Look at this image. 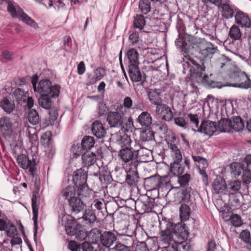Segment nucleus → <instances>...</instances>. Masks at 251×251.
<instances>
[{"instance_id": "40", "label": "nucleus", "mask_w": 251, "mask_h": 251, "mask_svg": "<svg viewBox=\"0 0 251 251\" xmlns=\"http://www.w3.org/2000/svg\"><path fill=\"white\" fill-rule=\"evenodd\" d=\"M105 75V70L102 68H98L94 72V75L93 77H89V82L91 84H94L97 81L100 80Z\"/></svg>"}, {"instance_id": "5", "label": "nucleus", "mask_w": 251, "mask_h": 251, "mask_svg": "<svg viewBox=\"0 0 251 251\" xmlns=\"http://www.w3.org/2000/svg\"><path fill=\"white\" fill-rule=\"evenodd\" d=\"M126 117L118 111H110L107 116V121L111 127L122 128Z\"/></svg>"}, {"instance_id": "39", "label": "nucleus", "mask_w": 251, "mask_h": 251, "mask_svg": "<svg viewBox=\"0 0 251 251\" xmlns=\"http://www.w3.org/2000/svg\"><path fill=\"white\" fill-rule=\"evenodd\" d=\"M102 233L100 230L95 228L91 229L89 234H88V236L93 243L97 244L98 242H100Z\"/></svg>"}, {"instance_id": "43", "label": "nucleus", "mask_w": 251, "mask_h": 251, "mask_svg": "<svg viewBox=\"0 0 251 251\" xmlns=\"http://www.w3.org/2000/svg\"><path fill=\"white\" fill-rule=\"evenodd\" d=\"M94 144L95 141L93 137L85 136L81 141V147L84 150H90L94 146Z\"/></svg>"}, {"instance_id": "55", "label": "nucleus", "mask_w": 251, "mask_h": 251, "mask_svg": "<svg viewBox=\"0 0 251 251\" xmlns=\"http://www.w3.org/2000/svg\"><path fill=\"white\" fill-rule=\"evenodd\" d=\"M241 181L239 180H233L228 181L226 185L227 190L232 191H237L241 188Z\"/></svg>"}, {"instance_id": "29", "label": "nucleus", "mask_w": 251, "mask_h": 251, "mask_svg": "<svg viewBox=\"0 0 251 251\" xmlns=\"http://www.w3.org/2000/svg\"><path fill=\"white\" fill-rule=\"evenodd\" d=\"M138 123L142 126L148 127L152 123L151 114L147 112H142L138 117Z\"/></svg>"}, {"instance_id": "33", "label": "nucleus", "mask_w": 251, "mask_h": 251, "mask_svg": "<svg viewBox=\"0 0 251 251\" xmlns=\"http://www.w3.org/2000/svg\"><path fill=\"white\" fill-rule=\"evenodd\" d=\"M171 173L176 177L182 175L184 173V167L180 164V162H172L170 166Z\"/></svg>"}, {"instance_id": "31", "label": "nucleus", "mask_w": 251, "mask_h": 251, "mask_svg": "<svg viewBox=\"0 0 251 251\" xmlns=\"http://www.w3.org/2000/svg\"><path fill=\"white\" fill-rule=\"evenodd\" d=\"M6 4H7V10L11 14V16L13 18L19 17L23 9L19 5L10 0H8Z\"/></svg>"}, {"instance_id": "15", "label": "nucleus", "mask_w": 251, "mask_h": 251, "mask_svg": "<svg viewBox=\"0 0 251 251\" xmlns=\"http://www.w3.org/2000/svg\"><path fill=\"white\" fill-rule=\"evenodd\" d=\"M118 156L124 163L132 162L134 159H136V155L134 154L129 147H125L120 150L118 152Z\"/></svg>"}, {"instance_id": "19", "label": "nucleus", "mask_w": 251, "mask_h": 251, "mask_svg": "<svg viewBox=\"0 0 251 251\" xmlns=\"http://www.w3.org/2000/svg\"><path fill=\"white\" fill-rule=\"evenodd\" d=\"M231 131L239 132L242 131L245 126L244 123L240 116H234L230 119Z\"/></svg>"}, {"instance_id": "35", "label": "nucleus", "mask_w": 251, "mask_h": 251, "mask_svg": "<svg viewBox=\"0 0 251 251\" xmlns=\"http://www.w3.org/2000/svg\"><path fill=\"white\" fill-rule=\"evenodd\" d=\"M0 106L7 113H11L15 108V104L7 98H4L0 102Z\"/></svg>"}, {"instance_id": "24", "label": "nucleus", "mask_w": 251, "mask_h": 251, "mask_svg": "<svg viewBox=\"0 0 251 251\" xmlns=\"http://www.w3.org/2000/svg\"><path fill=\"white\" fill-rule=\"evenodd\" d=\"M0 127L2 133L7 135L12 132V123L8 117H3L0 119Z\"/></svg>"}, {"instance_id": "32", "label": "nucleus", "mask_w": 251, "mask_h": 251, "mask_svg": "<svg viewBox=\"0 0 251 251\" xmlns=\"http://www.w3.org/2000/svg\"><path fill=\"white\" fill-rule=\"evenodd\" d=\"M217 127L221 132H231L230 119L221 118L218 122Z\"/></svg>"}, {"instance_id": "52", "label": "nucleus", "mask_w": 251, "mask_h": 251, "mask_svg": "<svg viewBox=\"0 0 251 251\" xmlns=\"http://www.w3.org/2000/svg\"><path fill=\"white\" fill-rule=\"evenodd\" d=\"M229 35L234 40L239 39L241 36V32L239 27L237 25H233L230 29Z\"/></svg>"}, {"instance_id": "30", "label": "nucleus", "mask_w": 251, "mask_h": 251, "mask_svg": "<svg viewBox=\"0 0 251 251\" xmlns=\"http://www.w3.org/2000/svg\"><path fill=\"white\" fill-rule=\"evenodd\" d=\"M246 167L245 164L241 163L234 162L230 165V171L236 177L241 175Z\"/></svg>"}, {"instance_id": "22", "label": "nucleus", "mask_w": 251, "mask_h": 251, "mask_svg": "<svg viewBox=\"0 0 251 251\" xmlns=\"http://www.w3.org/2000/svg\"><path fill=\"white\" fill-rule=\"evenodd\" d=\"M60 195L63 199L67 200L68 201L79 195L78 193L76 194L75 187L70 185L63 189L61 191Z\"/></svg>"}, {"instance_id": "23", "label": "nucleus", "mask_w": 251, "mask_h": 251, "mask_svg": "<svg viewBox=\"0 0 251 251\" xmlns=\"http://www.w3.org/2000/svg\"><path fill=\"white\" fill-rule=\"evenodd\" d=\"M128 73L133 81L139 82L142 80V75L138 65L127 66Z\"/></svg>"}, {"instance_id": "17", "label": "nucleus", "mask_w": 251, "mask_h": 251, "mask_svg": "<svg viewBox=\"0 0 251 251\" xmlns=\"http://www.w3.org/2000/svg\"><path fill=\"white\" fill-rule=\"evenodd\" d=\"M147 93L149 101L152 104L156 105L162 102L160 89H151Z\"/></svg>"}, {"instance_id": "61", "label": "nucleus", "mask_w": 251, "mask_h": 251, "mask_svg": "<svg viewBox=\"0 0 251 251\" xmlns=\"http://www.w3.org/2000/svg\"><path fill=\"white\" fill-rule=\"evenodd\" d=\"M191 70H192V69H191ZM205 71V68L200 66V65L197 64H195L194 66L193 67V71L194 73L196 74L197 75L201 77H206V76L205 75H203L202 72Z\"/></svg>"}, {"instance_id": "10", "label": "nucleus", "mask_w": 251, "mask_h": 251, "mask_svg": "<svg viewBox=\"0 0 251 251\" xmlns=\"http://www.w3.org/2000/svg\"><path fill=\"white\" fill-rule=\"evenodd\" d=\"M68 203L72 214L76 215L83 211L85 207V204L78 196L69 201Z\"/></svg>"}, {"instance_id": "12", "label": "nucleus", "mask_w": 251, "mask_h": 251, "mask_svg": "<svg viewBox=\"0 0 251 251\" xmlns=\"http://www.w3.org/2000/svg\"><path fill=\"white\" fill-rule=\"evenodd\" d=\"M117 240V237L114 233L110 231H105L102 233L100 243L104 247L109 248Z\"/></svg>"}, {"instance_id": "50", "label": "nucleus", "mask_w": 251, "mask_h": 251, "mask_svg": "<svg viewBox=\"0 0 251 251\" xmlns=\"http://www.w3.org/2000/svg\"><path fill=\"white\" fill-rule=\"evenodd\" d=\"M146 24L144 17L142 15H137L134 20L133 25L135 28L142 29Z\"/></svg>"}, {"instance_id": "18", "label": "nucleus", "mask_w": 251, "mask_h": 251, "mask_svg": "<svg viewBox=\"0 0 251 251\" xmlns=\"http://www.w3.org/2000/svg\"><path fill=\"white\" fill-rule=\"evenodd\" d=\"M174 232L175 236L182 240L186 239L189 234L188 226L185 224L174 226Z\"/></svg>"}, {"instance_id": "46", "label": "nucleus", "mask_w": 251, "mask_h": 251, "mask_svg": "<svg viewBox=\"0 0 251 251\" xmlns=\"http://www.w3.org/2000/svg\"><path fill=\"white\" fill-rule=\"evenodd\" d=\"M75 235L78 240L82 241L88 237V233L80 225L77 224V230H76V233H75Z\"/></svg>"}, {"instance_id": "45", "label": "nucleus", "mask_w": 251, "mask_h": 251, "mask_svg": "<svg viewBox=\"0 0 251 251\" xmlns=\"http://www.w3.org/2000/svg\"><path fill=\"white\" fill-rule=\"evenodd\" d=\"M240 238L247 245V248L251 251V240L250 239V232L249 230H243L240 234Z\"/></svg>"}, {"instance_id": "2", "label": "nucleus", "mask_w": 251, "mask_h": 251, "mask_svg": "<svg viewBox=\"0 0 251 251\" xmlns=\"http://www.w3.org/2000/svg\"><path fill=\"white\" fill-rule=\"evenodd\" d=\"M160 226L161 230L160 234L161 240L167 245L175 244L176 242L174 239L175 232H174L173 224L166 220H162L160 222Z\"/></svg>"}, {"instance_id": "63", "label": "nucleus", "mask_w": 251, "mask_h": 251, "mask_svg": "<svg viewBox=\"0 0 251 251\" xmlns=\"http://www.w3.org/2000/svg\"><path fill=\"white\" fill-rule=\"evenodd\" d=\"M109 251H130V249L121 243H118L114 247L110 248Z\"/></svg>"}, {"instance_id": "53", "label": "nucleus", "mask_w": 251, "mask_h": 251, "mask_svg": "<svg viewBox=\"0 0 251 251\" xmlns=\"http://www.w3.org/2000/svg\"><path fill=\"white\" fill-rule=\"evenodd\" d=\"M174 251H190V246L186 242H176L173 244Z\"/></svg>"}, {"instance_id": "59", "label": "nucleus", "mask_w": 251, "mask_h": 251, "mask_svg": "<svg viewBox=\"0 0 251 251\" xmlns=\"http://www.w3.org/2000/svg\"><path fill=\"white\" fill-rule=\"evenodd\" d=\"M229 202L231 206L234 207L239 206L240 203L238 196L232 193L229 194Z\"/></svg>"}, {"instance_id": "57", "label": "nucleus", "mask_w": 251, "mask_h": 251, "mask_svg": "<svg viewBox=\"0 0 251 251\" xmlns=\"http://www.w3.org/2000/svg\"><path fill=\"white\" fill-rule=\"evenodd\" d=\"M230 221L231 225L235 227L240 226L243 224L240 216L237 214H233L230 216Z\"/></svg>"}, {"instance_id": "7", "label": "nucleus", "mask_w": 251, "mask_h": 251, "mask_svg": "<svg viewBox=\"0 0 251 251\" xmlns=\"http://www.w3.org/2000/svg\"><path fill=\"white\" fill-rule=\"evenodd\" d=\"M198 129V132L209 136L218 132L216 122L210 120H203Z\"/></svg>"}, {"instance_id": "8", "label": "nucleus", "mask_w": 251, "mask_h": 251, "mask_svg": "<svg viewBox=\"0 0 251 251\" xmlns=\"http://www.w3.org/2000/svg\"><path fill=\"white\" fill-rule=\"evenodd\" d=\"M17 162L20 167L24 169L29 168L32 173L35 170L36 162L34 158L30 160L25 155L22 154L17 157Z\"/></svg>"}, {"instance_id": "13", "label": "nucleus", "mask_w": 251, "mask_h": 251, "mask_svg": "<svg viewBox=\"0 0 251 251\" xmlns=\"http://www.w3.org/2000/svg\"><path fill=\"white\" fill-rule=\"evenodd\" d=\"M213 193L224 194L227 190L226 184L225 180L221 177H217L212 184Z\"/></svg>"}, {"instance_id": "42", "label": "nucleus", "mask_w": 251, "mask_h": 251, "mask_svg": "<svg viewBox=\"0 0 251 251\" xmlns=\"http://www.w3.org/2000/svg\"><path fill=\"white\" fill-rule=\"evenodd\" d=\"M139 9L141 12L147 14L151 11V5L150 0H140L138 3Z\"/></svg>"}, {"instance_id": "6", "label": "nucleus", "mask_w": 251, "mask_h": 251, "mask_svg": "<svg viewBox=\"0 0 251 251\" xmlns=\"http://www.w3.org/2000/svg\"><path fill=\"white\" fill-rule=\"evenodd\" d=\"M197 47L201 57L203 58H210L218 51L217 47L209 42H201L198 43Z\"/></svg>"}, {"instance_id": "3", "label": "nucleus", "mask_w": 251, "mask_h": 251, "mask_svg": "<svg viewBox=\"0 0 251 251\" xmlns=\"http://www.w3.org/2000/svg\"><path fill=\"white\" fill-rule=\"evenodd\" d=\"M60 87L58 85H52L49 79L41 80L37 88L36 92L41 96L49 97H57L60 93Z\"/></svg>"}, {"instance_id": "27", "label": "nucleus", "mask_w": 251, "mask_h": 251, "mask_svg": "<svg viewBox=\"0 0 251 251\" xmlns=\"http://www.w3.org/2000/svg\"><path fill=\"white\" fill-rule=\"evenodd\" d=\"M78 219H82L85 224H91L94 223L96 219L95 211L91 209H86L83 214V216L78 218Z\"/></svg>"}, {"instance_id": "36", "label": "nucleus", "mask_w": 251, "mask_h": 251, "mask_svg": "<svg viewBox=\"0 0 251 251\" xmlns=\"http://www.w3.org/2000/svg\"><path fill=\"white\" fill-rule=\"evenodd\" d=\"M135 155L136 158L138 157L141 161L146 162L150 161L151 152L150 150L144 148H141Z\"/></svg>"}, {"instance_id": "25", "label": "nucleus", "mask_w": 251, "mask_h": 251, "mask_svg": "<svg viewBox=\"0 0 251 251\" xmlns=\"http://www.w3.org/2000/svg\"><path fill=\"white\" fill-rule=\"evenodd\" d=\"M82 160L83 167L88 168L96 162V155L92 152L86 151L82 155Z\"/></svg>"}, {"instance_id": "56", "label": "nucleus", "mask_w": 251, "mask_h": 251, "mask_svg": "<svg viewBox=\"0 0 251 251\" xmlns=\"http://www.w3.org/2000/svg\"><path fill=\"white\" fill-rule=\"evenodd\" d=\"M230 59L224 54H221L217 60V65L221 68H223L224 66L228 65Z\"/></svg>"}, {"instance_id": "41", "label": "nucleus", "mask_w": 251, "mask_h": 251, "mask_svg": "<svg viewBox=\"0 0 251 251\" xmlns=\"http://www.w3.org/2000/svg\"><path fill=\"white\" fill-rule=\"evenodd\" d=\"M18 18L23 22L34 28H37L38 27V24L35 21L29 17L23 10L20 14Z\"/></svg>"}, {"instance_id": "47", "label": "nucleus", "mask_w": 251, "mask_h": 251, "mask_svg": "<svg viewBox=\"0 0 251 251\" xmlns=\"http://www.w3.org/2000/svg\"><path fill=\"white\" fill-rule=\"evenodd\" d=\"M117 141L122 147L125 146L126 147H128L132 142L130 137L125 133L118 136Z\"/></svg>"}, {"instance_id": "48", "label": "nucleus", "mask_w": 251, "mask_h": 251, "mask_svg": "<svg viewBox=\"0 0 251 251\" xmlns=\"http://www.w3.org/2000/svg\"><path fill=\"white\" fill-rule=\"evenodd\" d=\"M51 98L48 96L44 97L41 96V97L38 100L39 105L44 108L50 109L51 106Z\"/></svg>"}, {"instance_id": "64", "label": "nucleus", "mask_w": 251, "mask_h": 251, "mask_svg": "<svg viewBox=\"0 0 251 251\" xmlns=\"http://www.w3.org/2000/svg\"><path fill=\"white\" fill-rule=\"evenodd\" d=\"M68 248L72 251H80L81 245L75 241H71L69 243Z\"/></svg>"}, {"instance_id": "26", "label": "nucleus", "mask_w": 251, "mask_h": 251, "mask_svg": "<svg viewBox=\"0 0 251 251\" xmlns=\"http://www.w3.org/2000/svg\"><path fill=\"white\" fill-rule=\"evenodd\" d=\"M222 10V15L226 19L232 18L234 16L235 8L232 7L227 3H222L219 7Z\"/></svg>"}, {"instance_id": "14", "label": "nucleus", "mask_w": 251, "mask_h": 251, "mask_svg": "<svg viewBox=\"0 0 251 251\" xmlns=\"http://www.w3.org/2000/svg\"><path fill=\"white\" fill-rule=\"evenodd\" d=\"M91 130L93 134L99 139L104 138L106 133L103 124L99 121H95L93 123Z\"/></svg>"}, {"instance_id": "37", "label": "nucleus", "mask_w": 251, "mask_h": 251, "mask_svg": "<svg viewBox=\"0 0 251 251\" xmlns=\"http://www.w3.org/2000/svg\"><path fill=\"white\" fill-rule=\"evenodd\" d=\"M191 215L190 207L185 204H181L179 208V217L181 221L188 220Z\"/></svg>"}, {"instance_id": "51", "label": "nucleus", "mask_w": 251, "mask_h": 251, "mask_svg": "<svg viewBox=\"0 0 251 251\" xmlns=\"http://www.w3.org/2000/svg\"><path fill=\"white\" fill-rule=\"evenodd\" d=\"M242 174L244 185H246V187L248 188V184L251 183V170L246 167Z\"/></svg>"}, {"instance_id": "11", "label": "nucleus", "mask_w": 251, "mask_h": 251, "mask_svg": "<svg viewBox=\"0 0 251 251\" xmlns=\"http://www.w3.org/2000/svg\"><path fill=\"white\" fill-rule=\"evenodd\" d=\"M170 181L175 188L186 187L190 180L191 176L189 174H185L176 177H171Z\"/></svg>"}, {"instance_id": "49", "label": "nucleus", "mask_w": 251, "mask_h": 251, "mask_svg": "<svg viewBox=\"0 0 251 251\" xmlns=\"http://www.w3.org/2000/svg\"><path fill=\"white\" fill-rule=\"evenodd\" d=\"M13 96L19 103L25 102L26 100V96L24 92L20 88L16 89L13 92Z\"/></svg>"}, {"instance_id": "54", "label": "nucleus", "mask_w": 251, "mask_h": 251, "mask_svg": "<svg viewBox=\"0 0 251 251\" xmlns=\"http://www.w3.org/2000/svg\"><path fill=\"white\" fill-rule=\"evenodd\" d=\"M188 117L191 122L192 129L194 131L198 132V128H199L200 126H199V121L198 115L189 114Z\"/></svg>"}, {"instance_id": "62", "label": "nucleus", "mask_w": 251, "mask_h": 251, "mask_svg": "<svg viewBox=\"0 0 251 251\" xmlns=\"http://www.w3.org/2000/svg\"><path fill=\"white\" fill-rule=\"evenodd\" d=\"M7 235L10 237H13L17 234V229L13 224H10L6 228Z\"/></svg>"}, {"instance_id": "28", "label": "nucleus", "mask_w": 251, "mask_h": 251, "mask_svg": "<svg viewBox=\"0 0 251 251\" xmlns=\"http://www.w3.org/2000/svg\"><path fill=\"white\" fill-rule=\"evenodd\" d=\"M138 173L137 170H129L127 173L126 179V183L130 186L136 185L138 182Z\"/></svg>"}, {"instance_id": "4", "label": "nucleus", "mask_w": 251, "mask_h": 251, "mask_svg": "<svg viewBox=\"0 0 251 251\" xmlns=\"http://www.w3.org/2000/svg\"><path fill=\"white\" fill-rule=\"evenodd\" d=\"M231 77L236 82L231 83L229 86L246 89L251 88V79L250 76L245 72H234L232 74Z\"/></svg>"}, {"instance_id": "16", "label": "nucleus", "mask_w": 251, "mask_h": 251, "mask_svg": "<svg viewBox=\"0 0 251 251\" xmlns=\"http://www.w3.org/2000/svg\"><path fill=\"white\" fill-rule=\"evenodd\" d=\"M37 197L33 195L32 198V208L33 211V220L34 223V236L36 237L38 230V205L37 204Z\"/></svg>"}, {"instance_id": "21", "label": "nucleus", "mask_w": 251, "mask_h": 251, "mask_svg": "<svg viewBox=\"0 0 251 251\" xmlns=\"http://www.w3.org/2000/svg\"><path fill=\"white\" fill-rule=\"evenodd\" d=\"M128 59L127 66L133 65H139V53L136 49L131 48L129 49L126 53Z\"/></svg>"}, {"instance_id": "44", "label": "nucleus", "mask_w": 251, "mask_h": 251, "mask_svg": "<svg viewBox=\"0 0 251 251\" xmlns=\"http://www.w3.org/2000/svg\"><path fill=\"white\" fill-rule=\"evenodd\" d=\"M28 120L29 123L33 125H37L39 123V115L35 109H32L29 110L28 114Z\"/></svg>"}, {"instance_id": "60", "label": "nucleus", "mask_w": 251, "mask_h": 251, "mask_svg": "<svg viewBox=\"0 0 251 251\" xmlns=\"http://www.w3.org/2000/svg\"><path fill=\"white\" fill-rule=\"evenodd\" d=\"M160 116L162 120L166 121H170L173 118V114L171 109L168 106L166 110Z\"/></svg>"}, {"instance_id": "34", "label": "nucleus", "mask_w": 251, "mask_h": 251, "mask_svg": "<svg viewBox=\"0 0 251 251\" xmlns=\"http://www.w3.org/2000/svg\"><path fill=\"white\" fill-rule=\"evenodd\" d=\"M25 134L29 139V141L32 144H36L38 142V136L36 128L31 126L26 127Z\"/></svg>"}, {"instance_id": "58", "label": "nucleus", "mask_w": 251, "mask_h": 251, "mask_svg": "<svg viewBox=\"0 0 251 251\" xmlns=\"http://www.w3.org/2000/svg\"><path fill=\"white\" fill-rule=\"evenodd\" d=\"M122 127L126 132H132L134 129L133 119L131 117L128 119L126 117V121L124 122Z\"/></svg>"}, {"instance_id": "1", "label": "nucleus", "mask_w": 251, "mask_h": 251, "mask_svg": "<svg viewBox=\"0 0 251 251\" xmlns=\"http://www.w3.org/2000/svg\"><path fill=\"white\" fill-rule=\"evenodd\" d=\"M87 172L82 169L76 170L73 177L75 186L78 188V194L85 197H90L92 193L87 184Z\"/></svg>"}, {"instance_id": "9", "label": "nucleus", "mask_w": 251, "mask_h": 251, "mask_svg": "<svg viewBox=\"0 0 251 251\" xmlns=\"http://www.w3.org/2000/svg\"><path fill=\"white\" fill-rule=\"evenodd\" d=\"M234 15L236 23L242 27H251V21L248 15L238 9H235Z\"/></svg>"}, {"instance_id": "20", "label": "nucleus", "mask_w": 251, "mask_h": 251, "mask_svg": "<svg viewBox=\"0 0 251 251\" xmlns=\"http://www.w3.org/2000/svg\"><path fill=\"white\" fill-rule=\"evenodd\" d=\"M168 148L171 150L173 162H180L182 159L181 152L177 146L173 143H168Z\"/></svg>"}, {"instance_id": "38", "label": "nucleus", "mask_w": 251, "mask_h": 251, "mask_svg": "<svg viewBox=\"0 0 251 251\" xmlns=\"http://www.w3.org/2000/svg\"><path fill=\"white\" fill-rule=\"evenodd\" d=\"M81 249L83 251H103L102 247L97 244H91L88 242L84 241L81 245Z\"/></svg>"}]
</instances>
